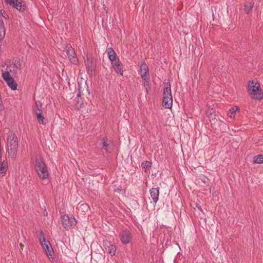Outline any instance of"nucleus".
Masks as SVG:
<instances>
[{
    "label": "nucleus",
    "instance_id": "1",
    "mask_svg": "<svg viewBox=\"0 0 263 263\" xmlns=\"http://www.w3.org/2000/svg\"><path fill=\"white\" fill-rule=\"evenodd\" d=\"M8 153L9 156L15 158L18 148L17 137L14 133H10L7 138Z\"/></svg>",
    "mask_w": 263,
    "mask_h": 263
},
{
    "label": "nucleus",
    "instance_id": "2",
    "mask_svg": "<svg viewBox=\"0 0 263 263\" xmlns=\"http://www.w3.org/2000/svg\"><path fill=\"white\" fill-rule=\"evenodd\" d=\"M34 167L38 176L41 179L44 180L48 178L49 172L43 160L41 159H36L35 161Z\"/></svg>",
    "mask_w": 263,
    "mask_h": 263
},
{
    "label": "nucleus",
    "instance_id": "3",
    "mask_svg": "<svg viewBox=\"0 0 263 263\" xmlns=\"http://www.w3.org/2000/svg\"><path fill=\"white\" fill-rule=\"evenodd\" d=\"M164 85L163 95V106L166 108L171 109L173 104L171 85L168 83H166Z\"/></svg>",
    "mask_w": 263,
    "mask_h": 263
},
{
    "label": "nucleus",
    "instance_id": "4",
    "mask_svg": "<svg viewBox=\"0 0 263 263\" xmlns=\"http://www.w3.org/2000/svg\"><path fill=\"white\" fill-rule=\"evenodd\" d=\"M248 89L252 98L256 100L262 99V95L259 83L250 82L248 85Z\"/></svg>",
    "mask_w": 263,
    "mask_h": 263
},
{
    "label": "nucleus",
    "instance_id": "5",
    "mask_svg": "<svg viewBox=\"0 0 263 263\" xmlns=\"http://www.w3.org/2000/svg\"><path fill=\"white\" fill-rule=\"evenodd\" d=\"M39 240L43 248L44 249L48 256H52V249L51 245L48 241H46L44 234L43 232L41 231L39 233Z\"/></svg>",
    "mask_w": 263,
    "mask_h": 263
},
{
    "label": "nucleus",
    "instance_id": "6",
    "mask_svg": "<svg viewBox=\"0 0 263 263\" xmlns=\"http://www.w3.org/2000/svg\"><path fill=\"white\" fill-rule=\"evenodd\" d=\"M2 78L12 90L16 89L17 85L13 77L9 74V71H2Z\"/></svg>",
    "mask_w": 263,
    "mask_h": 263
},
{
    "label": "nucleus",
    "instance_id": "7",
    "mask_svg": "<svg viewBox=\"0 0 263 263\" xmlns=\"http://www.w3.org/2000/svg\"><path fill=\"white\" fill-rule=\"evenodd\" d=\"M62 224L65 229H69L71 227L75 226L76 220L73 217H69L68 215H64L62 217Z\"/></svg>",
    "mask_w": 263,
    "mask_h": 263
},
{
    "label": "nucleus",
    "instance_id": "8",
    "mask_svg": "<svg viewBox=\"0 0 263 263\" xmlns=\"http://www.w3.org/2000/svg\"><path fill=\"white\" fill-rule=\"evenodd\" d=\"M5 2L20 11L25 9V5L22 4V0H5Z\"/></svg>",
    "mask_w": 263,
    "mask_h": 263
},
{
    "label": "nucleus",
    "instance_id": "9",
    "mask_svg": "<svg viewBox=\"0 0 263 263\" xmlns=\"http://www.w3.org/2000/svg\"><path fill=\"white\" fill-rule=\"evenodd\" d=\"M66 53L68 58L71 63L73 64H77L78 63V59L75 53L74 49L71 46L68 48Z\"/></svg>",
    "mask_w": 263,
    "mask_h": 263
},
{
    "label": "nucleus",
    "instance_id": "10",
    "mask_svg": "<svg viewBox=\"0 0 263 263\" xmlns=\"http://www.w3.org/2000/svg\"><path fill=\"white\" fill-rule=\"evenodd\" d=\"M140 73L143 80L149 79V68L148 66L145 63L141 64L140 68Z\"/></svg>",
    "mask_w": 263,
    "mask_h": 263
},
{
    "label": "nucleus",
    "instance_id": "11",
    "mask_svg": "<svg viewBox=\"0 0 263 263\" xmlns=\"http://www.w3.org/2000/svg\"><path fill=\"white\" fill-rule=\"evenodd\" d=\"M120 240L124 244L128 243L131 240L130 234L127 230L122 231L120 233Z\"/></svg>",
    "mask_w": 263,
    "mask_h": 263
},
{
    "label": "nucleus",
    "instance_id": "12",
    "mask_svg": "<svg viewBox=\"0 0 263 263\" xmlns=\"http://www.w3.org/2000/svg\"><path fill=\"white\" fill-rule=\"evenodd\" d=\"M86 66L89 72H92L95 69V64L92 58L90 56H87L85 60Z\"/></svg>",
    "mask_w": 263,
    "mask_h": 263
},
{
    "label": "nucleus",
    "instance_id": "13",
    "mask_svg": "<svg viewBox=\"0 0 263 263\" xmlns=\"http://www.w3.org/2000/svg\"><path fill=\"white\" fill-rule=\"evenodd\" d=\"M149 193L154 202L156 203L159 196V188H152L150 189Z\"/></svg>",
    "mask_w": 263,
    "mask_h": 263
},
{
    "label": "nucleus",
    "instance_id": "14",
    "mask_svg": "<svg viewBox=\"0 0 263 263\" xmlns=\"http://www.w3.org/2000/svg\"><path fill=\"white\" fill-rule=\"evenodd\" d=\"M33 109L35 114H42V104L40 101H36L33 106Z\"/></svg>",
    "mask_w": 263,
    "mask_h": 263
},
{
    "label": "nucleus",
    "instance_id": "15",
    "mask_svg": "<svg viewBox=\"0 0 263 263\" xmlns=\"http://www.w3.org/2000/svg\"><path fill=\"white\" fill-rule=\"evenodd\" d=\"M105 248L107 253L110 254L111 256L115 254L116 251L115 246L108 243V245H106Z\"/></svg>",
    "mask_w": 263,
    "mask_h": 263
},
{
    "label": "nucleus",
    "instance_id": "16",
    "mask_svg": "<svg viewBox=\"0 0 263 263\" xmlns=\"http://www.w3.org/2000/svg\"><path fill=\"white\" fill-rule=\"evenodd\" d=\"M6 35V29L4 22L0 19V41L3 40Z\"/></svg>",
    "mask_w": 263,
    "mask_h": 263
},
{
    "label": "nucleus",
    "instance_id": "17",
    "mask_svg": "<svg viewBox=\"0 0 263 263\" xmlns=\"http://www.w3.org/2000/svg\"><path fill=\"white\" fill-rule=\"evenodd\" d=\"M107 53L108 58L111 61L114 62L116 60L117 54L112 48H109L107 49Z\"/></svg>",
    "mask_w": 263,
    "mask_h": 263
},
{
    "label": "nucleus",
    "instance_id": "18",
    "mask_svg": "<svg viewBox=\"0 0 263 263\" xmlns=\"http://www.w3.org/2000/svg\"><path fill=\"white\" fill-rule=\"evenodd\" d=\"M7 168H8L7 163L6 162H5V161H3L1 163V164L0 175H2V176H3L5 174V173L7 170Z\"/></svg>",
    "mask_w": 263,
    "mask_h": 263
},
{
    "label": "nucleus",
    "instance_id": "19",
    "mask_svg": "<svg viewBox=\"0 0 263 263\" xmlns=\"http://www.w3.org/2000/svg\"><path fill=\"white\" fill-rule=\"evenodd\" d=\"M114 66H115L118 70H119V72L120 73L121 75H123V65L121 64V62L119 60H115L114 61Z\"/></svg>",
    "mask_w": 263,
    "mask_h": 263
},
{
    "label": "nucleus",
    "instance_id": "20",
    "mask_svg": "<svg viewBox=\"0 0 263 263\" xmlns=\"http://www.w3.org/2000/svg\"><path fill=\"white\" fill-rule=\"evenodd\" d=\"M254 3L252 2H248L245 5V11L246 13L249 14L252 10Z\"/></svg>",
    "mask_w": 263,
    "mask_h": 263
},
{
    "label": "nucleus",
    "instance_id": "21",
    "mask_svg": "<svg viewBox=\"0 0 263 263\" xmlns=\"http://www.w3.org/2000/svg\"><path fill=\"white\" fill-rule=\"evenodd\" d=\"M141 166L144 169V172H146L151 168L152 162L148 161H144L141 163Z\"/></svg>",
    "mask_w": 263,
    "mask_h": 263
},
{
    "label": "nucleus",
    "instance_id": "22",
    "mask_svg": "<svg viewBox=\"0 0 263 263\" xmlns=\"http://www.w3.org/2000/svg\"><path fill=\"white\" fill-rule=\"evenodd\" d=\"M253 162L255 163H263L262 155H258L253 157Z\"/></svg>",
    "mask_w": 263,
    "mask_h": 263
},
{
    "label": "nucleus",
    "instance_id": "23",
    "mask_svg": "<svg viewBox=\"0 0 263 263\" xmlns=\"http://www.w3.org/2000/svg\"><path fill=\"white\" fill-rule=\"evenodd\" d=\"M143 85L146 89V91L148 92L149 89H150L151 85L149 82V79L148 80H143Z\"/></svg>",
    "mask_w": 263,
    "mask_h": 263
},
{
    "label": "nucleus",
    "instance_id": "24",
    "mask_svg": "<svg viewBox=\"0 0 263 263\" xmlns=\"http://www.w3.org/2000/svg\"><path fill=\"white\" fill-rule=\"evenodd\" d=\"M36 115L39 122L40 124H45L44 117L42 115V114H37Z\"/></svg>",
    "mask_w": 263,
    "mask_h": 263
},
{
    "label": "nucleus",
    "instance_id": "25",
    "mask_svg": "<svg viewBox=\"0 0 263 263\" xmlns=\"http://www.w3.org/2000/svg\"><path fill=\"white\" fill-rule=\"evenodd\" d=\"M103 143V148L107 151L108 148L107 147L108 146V144L107 143V138L106 137H104L102 140Z\"/></svg>",
    "mask_w": 263,
    "mask_h": 263
},
{
    "label": "nucleus",
    "instance_id": "26",
    "mask_svg": "<svg viewBox=\"0 0 263 263\" xmlns=\"http://www.w3.org/2000/svg\"><path fill=\"white\" fill-rule=\"evenodd\" d=\"M238 110H239L238 107L233 106L230 109L229 114H235Z\"/></svg>",
    "mask_w": 263,
    "mask_h": 263
},
{
    "label": "nucleus",
    "instance_id": "27",
    "mask_svg": "<svg viewBox=\"0 0 263 263\" xmlns=\"http://www.w3.org/2000/svg\"><path fill=\"white\" fill-rule=\"evenodd\" d=\"M207 115L210 118L215 119V115H213L211 111H210V112H209V110L207 111Z\"/></svg>",
    "mask_w": 263,
    "mask_h": 263
},
{
    "label": "nucleus",
    "instance_id": "28",
    "mask_svg": "<svg viewBox=\"0 0 263 263\" xmlns=\"http://www.w3.org/2000/svg\"><path fill=\"white\" fill-rule=\"evenodd\" d=\"M81 208V209L84 210H87L88 209V206L86 204H82L79 206V208Z\"/></svg>",
    "mask_w": 263,
    "mask_h": 263
},
{
    "label": "nucleus",
    "instance_id": "29",
    "mask_svg": "<svg viewBox=\"0 0 263 263\" xmlns=\"http://www.w3.org/2000/svg\"><path fill=\"white\" fill-rule=\"evenodd\" d=\"M14 67H12L11 65L7 66V70L9 71V74H10V73L12 72V68H14Z\"/></svg>",
    "mask_w": 263,
    "mask_h": 263
},
{
    "label": "nucleus",
    "instance_id": "30",
    "mask_svg": "<svg viewBox=\"0 0 263 263\" xmlns=\"http://www.w3.org/2000/svg\"><path fill=\"white\" fill-rule=\"evenodd\" d=\"M196 206L197 208H198V209H199L200 211L202 212V208H201V206L199 204H196Z\"/></svg>",
    "mask_w": 263,
    "mask_h": 263
},
{
    "label": "nucleus",
    "instance_id": "31",
    "mask_svg": "<svg viewBox=\"0 0 263 263\" xmlns=\"http://www.w3.org/2000/svg\"><path fill=\"white\" fill-rule=\"evenodd\" d=\"M229 117L231 118H234V117H235V114H229Z\"/></svg>",
    "mask_w": 263,
    "mask_h": 263
},
{
    "label": "nucleus",
    "instance_id": "32",
    "mask_svg": "<svg viewBox=\"0 0 263 263\" xmlns=\"http://www.w3.org/2000/svg\"><path fill=\"white\" fill-rule=\"evenodd\" d=\"M20 246L21 247V249H23V247H24V245L22 243H20Z\"/></svg>",
    "mask_w": 263,
    "mask_h": 263
}]
</instances>
